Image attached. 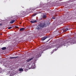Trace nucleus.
Returning a JSON list of instances; mask_svg holds the SVG:
<instances>
[{
	"instance_id": "nucleus-1",
	"label": "nucleus",
	"mask_w": 76,
	"mask_h": 76,
	"mask_svg": "<svg viewBox=\"0 0 76 76\" xmlns=\"http://www.w3.org/2000/svg\"><path fill=\"white\" fill-rule=\"evenodd\" d=\"M75 42V41L73 40V39H70L67 42V43H66V42H63L62 43L61 45H55V47H60V46L62 45H65L66 44H71L72 42L73 43V42Z\"/></svg>"
},
{
	"instance_id": "nucleus-2",
	"label": "nucleus",
	"mask_w": 76,
	"mask_h": 76,
	"mask_svg": "<svg viewBox=\"0 0 76 76\" xmlns=\"http://www.w3.org/2000/svg\"><path fill=\"white\" fill-rule=\"evenodd\" d=\"M45 25V23H40L38 25L39 27H40V28H44L45 26H46Z\"/></svg>"
},
{
	"instance_id": "nucleus-3",
	"label": "nucleus",
	"mask_w": 76,
	"mask_h": 76,
	"mask_svg": "<svg viewBox=\"0 0 76 76\" xmlns=\"http://www.w3.org/2000/svg\"><path fill=\"white\" fill-rule=\"evenodd\" d=\"M43 53L42 52H38L36 54V58H39L40 56H41V54H42Z\"/></svg>"
},
{
	"instance_id": "nucleus-4",
	"label": "nucleus",
	"mask_w": 76,
	"mask_h": 76,
	"mask_svg": "<svg viewBox=\"0 0 76 76\" xmlns=\"http://www.w3.org/2000/svg\"><path fill=\"white\" fill-rule=\"evenodd\" d=\"M25 12L23 11H21L20 12V15L21 16H23V15H25Z\"/></svg>"
},
{
	"instance_id": "nucleus-5",
	"label": "nucleus",
	"mask_w": 76,
	"mask_h": 76,
	"mask_svg": "<svg viewBox=\"0 0 76 76\" xmlns=\"http://www.w3.org/2000/svg\"><path fill=\"white\" fill-rule=\"evenodd\" d=\"M48 38V37H43L42 38V41H44L45 39H47Z\"/></svg>"
},
{
	"instance_id": "nucleus-6",
	"label": "nucleus",
	"mask_w": 76,
	"mask_h": 76,
	"mask_svg": "<svg viewBox=\"0 0 76 76\" xmlns=\"http://www.w3.org/2000/svg\"><path fill=\"white\" fill-rule=\"evenodd\" d=\"M32 60V58H31L30 59H27V60H26V61H27V62H29V61H31Z\"/></svg>"
},
{
	"instance_id": "nucleus-7",
	"label": "nucleus",
	"mask_w": 76,
	"mask_h": 76,
	"mask_svg": "<svg viewBox=\"0 0 76 76\" xmlns=\"http://www.w3.org/2000/svg\"><path fill=\"white\" fill-rule=\"evenodd\" d=\"M24 30H25V28H22L20 29V31H24Z\"/></svg>"
},
{
	"instance_id": "nucleus-8",
	"label": "nucleus",
	"mask_w": 76,
	"mask_h": 76,
	"mask_svg": "<svg viewBox=\"0 0 76 76\" xmlns=\"http://www.w3.org/2000/svg\"><path fill=\"white\" fill-rule=\"evenodd\" d=\"M15 22V20H11L10 22V23H13L14 22Z\"/></svg>"
},
{
	"instance_id": "nucleus-9",
	"label": "nucleus",
	"mask_w": 76,
	"mask_h": 76,
	"mask_svg": "<svg viewBox=\"0 0 76 76\" xmlns=\"http://www.w3.org/2000/svg\"><path fill=\"white\" fill-rule=\"evenodd\" d=\"M37 22V20H35L34 21H30L31 23H35Z\"/></svg>"
},
{
	"instance_id": "nucleus-10",
	"label": "nucleus",
	"mask_w": 76,
	"mask_h": 76,
	"mask_svg": "<svg viewBox=\"0 0 76 76\" xmlns=\"http://www.w3.org/2000/svg\"><path fill=\"white\" fill-rule=\"evenodd\" d=\"M1 50H6V47H4L1 48Z\"/></svg>"
},
{
	"instance_id": "nucleus-11",
	"label": "nucleus",
	"mask_w": 76,
	"mask_h": 76,
	"mask_svg": "<svg viewBox=\"0 0 76 76\" xmlns=\"http://www.w3.org/2000/svg\"><path fill=\"white\" fill-rule=\"evenodd\" d=\"M42 18H43V19H45L46 18H47V16L45 15H43V16Z\"/></svg>"
},
{
	"instance_id": "nucleus-12",
	"label": "nucleus",
	"mask_w": 76,
	"mask_h": 76,
	"mask_svg": "<svg viewBox=\"0 0 76 76\" xmlns=\"http://www.w3.org/2000/svg\"><path fill=\"white\" fill-rule=\"evenodd\" d=\"M19 71L22 72V71H23V69L22 68H20L19 69Z\"/></svg>"
},
{
	"instance_id": "nucleus-13",
	"label": "nucleus",
	"mask_w": 76,
	"mask_h": 76,
	"mask_svg": "<svg viewBox=\"0 0 76 76\" xmlns=\"http://www.w3.org/2000/svg\"><path fill=\"white\" fill-rule=\"evenodd\" d=\"M68 28H66L65 29V30H64V32H66V31H68Z\"/></svg>"
},
{
	"instance_id": "nucleus-14",
	"label": "nucleus",
	"mask_w": 76,
	"mask_h": 76,
	"mask_svg": "<svg viewBox=\"0 0 76 76\" xmlns=\"http://www.w3.org/2000/svg\"><path fill=\"white\" fill-rule=\"evenodd\" d=\"M10 58H18V57H10Z\"/></svg>"
},
{
	"instance_id": "nucleus-15",
	"label": "nucleus",
	"mask_w": 76,
	"mask_h": 76,
	"mask_svg": "<svg viewBox=\"0 0 76 76\" xmlns=\"http://www.w3.org/2000/svg\"><path fill=\"white\" fill-rule=\"evenodd\" d=\"M37 15V14H36V13L34 14H33L32 15V16H35V15Z\"/></svg>"
},
{
	"instance_id": "nucleus-16",
	"label": "nucleus",
	"mask_w": 76,
	"mask_h": 76,
	"mask_svg": "<svg viewBox=\"0 0 76 76\" xmlns=\"http://www.w3.org/2000/svg\"><path fill=\"white\" fill-rule=\"evenodd\" d=\"M12 27H8V29H11V28H12Z\"/></svg>"
},
{
	"instance_id": "nucleus-17",
	"label": "nucleus",
	"mask_w": 76,
	"mask_h": 76,
	"mask_svg": "<svg viewBox=\"0 0 76 76\" xmlns=\"http://www.w3.org/2000/svg\"><path fill=\"white\" fill-rule=\"evenodd\" d=\"M40 7H43V6H42V5H40Z\"/></svg>"
},
{
	"instance_id": "nucleus-18",
	"label": "nucleus",
	"mask_w": 76,
	"mask_h": 76,
	"mask_svg": "<svg viewBox=\"0 0 76 76\" xmlns=\"http://www.w3.org/2000/svg\"><path fill=\"white\" fill-rule=\"evenodd\" d=\"M52 19H55V17H53Z\"/></svg>"
},
{
	"instance_id": "nucleus-19",
	"label": "nucleus",
	"mask_w": 76,
	"mask_h": 76,
	"mask_svg": "<svg viewBox=\"0 0 76 76\" xmlns=\"http://www.w3.org/2000/svg\"><path fill=\"white\" fill-rule=\"evenodd\" d=\"M15 28H19V27H18V26H15Z\"/></svg>"
},
{
	"instance_id": "nucleus-20",
	"label": "nucleus",
	"mask_w": 76,
	"mask_h": 76,
	"mask_svg": "<svg viewBox=\"0 0 76 76\" xmlns=\"http://www.w3.org/2000/svg\"><path fill=\"white\" fill-rule=\"evenodd\" d=\"M37 9V7L34 8V10H35V9Z\"/></svg>"
},
{
	"instance_id": "nucleus-21",
	"label": "nucleus",
	"mask_w": 76,
	"mask_h": 76,
	"mask_svg": "<svg viewBox=\"0 0 76 76\" xmlns=\"http://www.w3.org/2000/svg\"><path fill=\"white\" fill-rule=\"evenodd\" d=\"M53 51H57V49H56L55 50H53Z\"/></svg>"
},
{
	"instance_id": "nucleus-22",
	"label": "nucleus",
	"mask_w": 76,
	"mask_h": 76,
	"mask_svg": "<svg viewBox=\"0 0 76 76\" xmlns=\"http://www.w3.org/2000/svg\"><path fill=\"white\" fill-rule=\"evenodd\" d=\"M37 28V29H38V30H39V27H38V28Z\"/></svg>"
},
{
	"instance_id": "nucleus-23",
	"label": "nucleus",
	"mask_w": 76,
	"mask_h": 76,
	"mask_svg": "<svg viewBox=\"0 0 76 76\" xmlns=\"http://www.w3.org/2000/svg\"><path fill=\"white\" fill-rule=\"evenodd\" d=\"M1 25H2V24L1 23L0 24V26H1Z\"/></svg>"
},
{
	"instance_id": "nucleus-24",
	"label": "nucleus",
	"mask_w": 76,
	"mask_h": 76,
	"mask_svg": "<svg viewBox=\"0 0 76 76\" xmlns=\"http://www.w3.org/2000/svg\"><path fill=\"white\" fill-rule=\"evenodd\" d=\"M47 50V49H45V50H43V51H45V50Z\"/></svg>"
},
{
	"instance_id": "nucleus-25",
	"label": "nucleus",
	"mask_w": 76,
	"mask_h": 76,
	"mask_svg": "<svg viewBox=\"0 0 76 76\" xmlns=\"http://www.w3.org/2000/svg\"><path fill=\"white\" fill-rule=\"evenodd\" d=\"M2 35V34H1V35Z\"/></svg>"
},
{
	"instance_id": "nucleus-26",
	"label": "nucleus",
	"mask_w": 76,
	"mask_h": 76,
	"mask_svg": "<svg viewBox=\"0 0 76 76\" xmlns=\"http://www.w3.org/2000/svg\"><path fill=\"white\" fill-rule=\"evenodd\" d=\"M15 41H16V40H15Z\"/></svg>"
}]
</instances>
